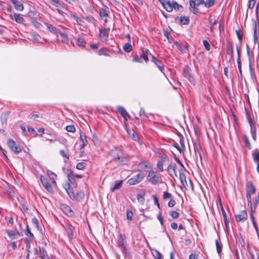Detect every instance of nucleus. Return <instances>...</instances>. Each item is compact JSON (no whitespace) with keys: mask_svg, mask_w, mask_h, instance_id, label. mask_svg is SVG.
Segmentation results:
<instances>
[{"mask_svg":"<svg viewBox=\"0 0 259 259\" xmlns=\"http://www.w3.org/2000/svg\"><path fill=\"white\" fill-rule=\"evenodd\" d=\"M247 213L245 210L241 211L238 214L235 215L237 222H244L247 219Z\"/></svg>","mask_w":259,"mask_h":259,"instance_id":"obj_7","label":"nucleus"},{"mask_svg":"<svg viewBox=\"0 0 259 259\" xmlns=\"http://www.w3.org/2000/svg\"><path fill=\"white\" fill-rule=\"evenodd\" d=\"M144 194L139 193L137 195V198L139 201L142 202L144 200Z\"/></svg>","mask_w":259,"mask_h":259,"instance_id":"obj_57","label":"nucleus"},{"mask_svg":"<svg viewBox=\"0 0 259 259\" xmlns=\"http://www.w3.org/2000/svg\"><path fill=\"white\" fill-rule=\"evenodd\" d=\"M243 140H244V142L245 143V144L246 145V146L249 149H250L251 148V145L250 144V142L248 140V139H247V137L246 136H244L243 138Z\"/></svg>","mask_w":259,"mask_h":259,"instance_id":"obj_48","label":"nucleus"},{"mask_svg":"<svg viewBox=\"0 0 259 259\" xmlns=\"http://www.w3.org/2000/svg\"><path fill=\"white\" fill-rule=\"evenodd\" d=\"M7 144L11 150L15 154H18L22 151L21 148L12 139L8 140Z\"/></svg>","mask_w":259,"mask_h":259,"instance_id":"obj_3","label":"nucleus"},{"mask_svg":"<svg viewBox=\"0 0 259 259\" xmlns=\"http://www.w3.org/2000/svg\"><path fill=\"white\" fill-rule=\"evenodd\" d=\"M25 234L30 239L31 241H33V239L34 238V237L33 234L31 232L30 229L28 225H27L26 226Z\"/></svg>","mask_w":259,"mask_h":259,"instance_id":"obj_28","label":"nucleus"},{"mask_svg":"<svg viewBox=\"0 0 259 259\" xmlns=\"http://www.w3.org/2000/svg\"><path fill=\"white\" fill-rule=\"evenodd\" d=\"M35 253L38 254L39 255V257L42 259H50L47 253V251L43 247L41 248H39V253L38 250L37 248H35L34 249Z\"/></svg>","mask_w":259,"mask_h":259,"instance_id":"obj_13","label":"nucleus"},{"mask_svg":"<svg viewBox=\"0 0 259 259\" xmlns=\"http://www.w3.org/2000/svg\"><path fill=\"white\" fill-rule=\"evenodd\" d=\"M247 56L248 57V61H249V70H250V73L252 74L253 73V69H252V66H251V57L250 55L249 49L248 46H247Z\"/></svg>","mask_w":259,"mask_h":259,"instance_id":"obj_34","label":"nucleus"},{"mask_svg":"<svg viewBox=\"0 0 259 259\" xmlns=\"http://www.w3.org/2000/svg\"><path fill=\"white\" fill-rule=\"evenodd\" d=\"M163 33L164 36L167 38L168 42L171 44L172 41V38L169 37V33L167 31L164 30Z\"/></svg>","mask_w":259,"mask_h":259,"instance_id":"obj_49","label":"nucleus"},{"mask_svg":"<svg viewBox=\"0 0 259 259\" xmlns=\"http://www.w3.org/2000/svg\"><path fill=\"white\" fill-rule=\"evenodd\" d=\"M71 18L73 19L75 21L76 23L78 25H82L83 23V20L81 19H80L79 17L77 16L76 15H75V14H71Z\"/></svg>","mask_w":259,"mask_h":259,"instance_id":"obj_29","label":"nucleus"},{"mask_svg":"<svg viewBox=\"0 0 259 259\" xmlns=\"http://www.w3.org/2000/svg\"><path fill=\"white\" fill-rule=\"evenodd\" d=\"M184 170L185 169H179V178L182 185L186 188L187 186V183L186 176L184 173Z\"/></svg>","mask_w":259,"mask_h":259,"instance_id":"obj_14","label":"nucleus"},{"mask_svg":"<svg viewBox=\"0 0 259 259\" xmlns=\"http://www.w3.org/2000/svg\"><path fill=\"white\" fill-rule=\"evenodd\" d=\"M66 130L68 132L74 133L75 132V128L73 125H67L66 127Z\"/></svg>","mask_w":259,"mask_h":259,"instance_id":"obj_44","label":"nucleus"},{"mask_svg":"<svg viewBox=\"0 0 259 259\" xmlns=\"http://www.w3.org/2000/svg\"><path fill=\"white\" fill-rule=\"evenodd\" d=\"M122 184V181H116L114 186L111 188V191L112 192H114V191H115L116 190H118L121 187Z\"/></svg>","mask_w":259,"mask_h":259,"instance_id":"obj_27","label":"nucleus"},{"mask_svg":"<svg viewBox=\"0 0 259 259\" xmlns=\"http://www.w3.org/2000/svg\"><path fill=\"white\" fill-rule=\"evenodd\" d=\"M203 3V0H190V11L194 14H197L198 11L196 7L202 5Z\"/></svg>","mask_w":259,"mask_h":259,"instance_id":"obj_2","label":"nucleus"},{"mask_svg":"<svg viewBox=\"0 0 259 259\" xmlns=\"http://www.w3.org/2000/svg\"><path fill=\"white\" fill-rule=\"evenodd\" d=\"M63 187L71 199L74 198V192L71 188L69 183H66L63 185Z\"/></svg>","mask_w":259,"mask_h":259,"instance_id":"obj_9","label":"nucleus"},{"mask_svg":"<svg viewBox=\"0 0 259 259\" xmlns=\"http://www.w3.org/2000/svg\"><path fill=\"white\" fill-rule=\"evenodd\" d=\"M62 209L63 211L68 216H72L73 215V211L69 206L67 205H63Z\"/></svg>","mask_w":259,"mask_h":259,"instance_id":"obj_24","label":"nucleus"},{"mask_svg":"<svg viewBox=\"0 0 259 259\" xmlns=\"http://www.w3.org/2000/svg\"><path fill=\"white\" fill-rule=\"evenodd\" d=\"M32 223L36 228L38 229L39 222L38 220L36 218H34L32 219Z\"/></svg>","mask_w":259,"mask_h":259,"instance_id":"obj_56","label":"nucleus"},{"mask_svg":"<svg viewBox=\"0 0 259 259\" xmlns=\"http://www.w3.org/2000/svg\"><path fill=\"white\" fill-rule=\"evenodd\" d=\"M214 0H208L202 4L206 8H210L214 5Z\"/></svg>","mask_w":259,"mask_h":259,"instance_id":"obj_41","label":"nucleus"},{"mask_svg":"<svg viewBox=\"0 0 259 259\" xmlns=\"http://www.w3.org/2000/svg\"><path fill=\"white\" fill-rule=\"evenodd\" d=\"M144 177V174H138L136 175V176H134L131 179H130L128 180L127 183L130 185H134L137 184L139 183L140 182H141L143 180Z\"/></svg>","mask_w":259,"mask_h":259,"instance_id":"obj_4","label":"nucleus"},{"mask_svg":"<svg viewBox=\"0 0 259 259\" xmlns=\"http://www.w3.org/2000/svg\"><path fill=\"white\" fill-rule=\"evenodd\" d=\"M108 8H103L100 10L99 11V15L101 18L105 22H107V17H108Z\"/></svg>","mask_w":259,"mask_h":259,"instance_id":"obj_11","label":"nucleus"},{"mask_svg":"<svg viewBox=\"0 0 259 259\" xmlns=\"http://www.w3.org/2000/svg\"><path fill=\"white\" fill-rule=\"evenodd\" d=\"M171 197V194L167 192H163V199H169Z\"/></svg>","mask_w":259,"mask_h":259,"instance_id":"obj_61","label":"nucleus"},{"mask_svg":"<svg viewBox=\"0 0 259 259\" xmlns=\"http://www.w3.org/2000/svg\"><path fill=\"white\" fill-rule=\"evenodd\" d=\"M62 37V41L65 43H68L69 41V38L67 35L66 33H62L60 31L59 33Z\"/></svg>","mask_w":259,"mask_h":259,"instance_id":"obj_39","label":"nucleus"},{"mask_svg":"<svg viewBox=\"0 0 259 259\" xmlns=\"http://www.w3.org/2000/svg\"><path fill=\"white\" fill-rule=\"evenodd\" d=\"M173 9H175L176 10H180L183 8V7L181 5H179L176 2L173 1L172 5Z\"/></svg>","mask_w":259,"mask_h":259,"instance_id":"obj_43","label":"nucleus"},{"mask_svg":"<svg viewBox=\"0 0 259 259\" xmlns=\"http://www.w3.org/2000/svg\"><path fill=\"white\" fill-rule=\"evenodd\" d=\"M14 5L15 9L18 11H22L23 10L24 7L23 4L18 0H10Z\"/></svg>","mask_w":259,"mask_h":259,"instance_id":"obj_17","label":"nucleus"},{"mask_svg":"<svg viewBox=\"0 0 259 259\" xmlns=\"http://www.w3.org/2000/svg\"><path fill=\"white\" fill-rule=\"evenodd\" d=\"M123 49L124 51L128 53L132 50V46L130 42H127L123 46Z\"/></svg>","mask_w":259,"mask_h":259,"instance_id":"obj_38","label":"nucleus"},{"mask_svg":"<svg viewBox=\"0 0 259 259\" xmlns=\"http://www.w3.org/2000/svg\"><path fill=\"white\" fill-rule=\"evenodd\" d=\"M158 1L162 5L163 8L168 12H171L173 10V2H170L166 0H158Z\"/></svg>","mask_w":259,"mask_h":259,"instance_id":"obj_6","label":"nucleus"},{"mask_svg":"<svg viewBox=\"0 0 259 259\" xmlns=\"http://www.w3.org/2000/svg\"><path fill=\"white\" fill-rule=\"evenodd\" d=\"M157 67L158 68L161 72H163L164 69V65L162 62L161 60H158L157 62L154 63Z\"/></svg>","mask_w":259,"mask_h":259,"instance_id":"obj_36","label":"nucleus"},{"mask_svg":"<svg viewBox=\"0 0 259 259\" xmlns=\"http://www.w3.org/2000/svg\"><path fill=\"white\" fill-rule=\"evenodd\" d=\"M133 61L138 63H142L143 60L140 56H136L133 58Z\"/></svg>","mask_w":259,"mask_h":259,"instance_id":"obj_60","label":"nucleus"},{"mask_svg":"<svg viewBox=\"0 0 259 259\" xmlns=\"http://www.w3.org/2000/svg\"><path fill=\"white\" fill-rule=\"evenodd\" d=\"M142 60H144L146 62L148 61V57L146 53L143 52L142 55H140Z\"/></svg>","mask_w":259,"mask_h":259,"instance_id":"obj_63","label":"nucleus"},{"mask_svg":"<svg viewBox=\"0 0 259 259\" xmlns=\"http://www.w3.org/2000/svg\"><path fill=\"white\" fill-rule=\"evenodd\" d=\"M250 133L252 139H253L254 141H255L256 139V128H252V129H250Z\"/></svg>","mask_w":259,"mask_h":259,"instance_id":"obj_50","label":"nucleus"},{"mask_svg":"<svg viewBox=\"0 0 259 259\" xmlns=\"http://www.w3.org/2000/svg\"><path fill=\"white\" fill-rule=\"evenodd\" d=\"M117 111L121 115V116L126 120L127 117H130V115L128 114L125 109L121 106H118L117 108Z\"/></svg>","mask_w":259,"mask_h":259,"instance_id":"obj_20","label":"nucleus"},{"mask_svg":"<svg viewBox=\"0 0 259 259\" xmlns=\"http://www.w3.org/2000/svg\"><path fill=\"white\" fill-rule=\"evenodd\" d=\"M236 33L237 37L240 42L242 41V38L243 36V32L241 29H239L236 30Z\"/></svg>","mask_w":259,"mask_h":259,"instance_id":"obj_37","label":"nucleus"},{"mask_svg":"<svg viewBox=\"0 0 259 259\" xmlns=\"http://www.w3.org/2000/svg\"><path fill=\"white\" fill-rule=\"evenodd\" d=\"M151 250L152 253L155 259H162V256L161 254L156 249H151L149 247Z\"/></svg>","mask_w":259,"mask_h":259,"instance_id":"obj_25","label":"nucleus"},{"mask_svg":"<svg viewBox=\"0 0 259 259\" xmlns=\"http://www.w3.org/2000/svg\"><path fill=\"white\" fill-rule=\"evenodd\" d=\"M118 247L123 253L126 254L128 253L125 244H118Z\"/></svg>","mask_w":259,"mask_h":259,"instance_id":"obj_35","label":"nucleus"},{"mask_svg":"<svg viewBox=\"0 0 259 259\" xmlns=\"http://www.w3.org/2000/svg\"><path fill=\"white\" fill-rule=\"evenodd\" d=\"M33 25L37 28H39L42 26V25L36 20H33L32 21Z\"/></svg>","mask_w":259,"mask_h":259,"instance_id":"obj_64","label":"nucleus"},{"mask_svg":"<svg viewBox=\"0 0 259 259\" xmlns=\"http://www.w3.org/2000/svg\"><path fill=\"white\" fill-rule=\"evenodd\" d=\"M255 5V0H249L248 8L249 9H252L254 8Z\"/></svg>","mask_w":259,"mask_h":259,"instance_id":"obj_53","label":"nucleus"},{"mask_svg":"<svg viewBox=\"0 0 259 259\" xmlns=\"http://www.w3.org/2000/svg\"><path fill=\"white\" fill-rule=\"evenodd\" d=\"M190 71V68L188 66H186L184 69L183 74L186 78H188L190 81H192L193 77L191 76Z\"/></svg>","mask_w":259,"mask_h":259,"instance_id":"obj_19","label":"nucleus"},{"mask_svg":"<svg viewBox=\"0 0 259 259\" xmlns=\"http://www.w3.org/2000/svg\"><path fill=\"white\" fill-rule=\"evenodd\" d=\"M77 44L78 46L81 47H84L86 44V42L83 37L79 36L77 38Z\"/></svg>","mask_w":259,"mask_h":259,"instance_id":"obj_30","label":"nucleus"},{"mask_svg":"<svg viewBox=\"0 0 259 259\" xmlns=\"http://www.w3.org/2000/svg\"><path fill=\"white\" fill-rule=\"evenodd\" d=\"M170 215L173 218V219H177L179 217V213L177 211H172L170 212Z\"/></svg>","mask_w":259,"mask_h":259,"instance_id":"obj_55","label":"nucleus"},{"mask_svg":"<svg viewBox=\"0 0 259 259\" xmlns=\"http://www.w3.org/2000/svg\"><path fill=\"white\" fill-rule=\"evenodd\" d=\"M180 23L182 25H187L189 23L190 20L188 17L182 16L180 18Z\"/></svg>","mask_w":259,"mask_h":259,"instance_id":"obj_33","label":"nucleus"},{"mask_svg":"<svg viewBox=\"0 0 259 259\" xmlns=\"http://www.w3.org/2000/svg\"><path fill=\"white\" fill-rule=\"evenodd\" d=\"M85 166V163L83 162H80L77 163L76 165V168L79 170H82L84 168Z\"/></svg>","mask_w":259,"mask_h":259,"instance_id":"obj_46","label":"nucleus"},{"mask_svg":"<svg viewBox=\"0 0 259 259\" xmlns=\"http://www.w3.org/2000/svg\"><path fill=\"white\" fill-rule=\"evenodd\" d=\"M46 25L50 32L54 34H56L57 36H58V35L60 33V31L58 30L56 27H55L52 24L47 23H46Z\"/></svg>","mask_w":259,"mask_h":259,"instance_id":"obj_18","label":"nucleus"},{"mask_svg":"<svg viewBox=\"0 0 259 259\" xmlns=\"http://www.w3.org/2000/svg\"><path fill=\"white\" fill-rule=\"evenodd\" d=\"M203 44L204 45V48H205V49L207 51H209L210 49V46L209 44V42L206 40H204L203 41Z\"/></svg>","mask_w":259,"mask_h":259,"instance_id":"obj_52","label":"nucleus"},{"mask_svg":"<svg viewBox=\"0 0 259 259\" xmlns=\"http://www.w3.org/2000/svg\"><path fill=\"white\" fill-rule=\"evenodd\" d=\"M60 155H61L62 157H65V158H66L67 159H69V154H66V152H65L64 150H60Z\"/></svg>","mask_w":259,"mask_h":259,"instance_id":"obj_62","label":"nucleus"},{"mask_svg":"<svg viewBox=\"0 0 259 259\" xmlns=\"http://www.w3.org/2000/svg\"><path fill=\"white\" fill-rule=\"evenodd\" d=\"M237 65H238V67L239 69V73H240V75H242L241 59L237 58Z\"/></svg>","mask_w":259,"mask_h":259,"instance_id":"obj_58","label":"nucleus"},{"mask_svg":"<svg viewBox=\"0 0 259 259\" xmlns=\"http://www.w3.org/2000/svg\"><path fill=\"white\" fill-rule=\"evenodd\" d=\"M109 31L110 28H109L100 29L99 35L102 41H106L108 40Z\"/></svg>","mask_w":259,"mask_h":259,"instance_id":"obj_8","label":"nucleus"},{"mask_svg":"<svg viewBox=\"0 0 259 259\" xmlns=\"http://www.w3.org/2000/svg\"><path fill=\"white\" fill-rule=\"evenodd\" d=\"M47 174L50 179L53 181V183H55L56 182L55 180L57 179V176L53 171L49 170L47 171Z\"/></svg>","mask_w":259,"mask_h":259,"instance_id":"obj_31","label":"nucleus"},{"mask_svg":"<svg viewBox=\"0 0 259 259\" xmlns=\"http://www.w3.org/2000/svg\"><path fill=\"white\" fill-rule=\"evenodd\" d=\"M167 171L169 172L171 177H173V174L175 177H177L176 171V165L175 163H170L167 166Z\"/></svg>","mask_w":259,"mask_h":259,"instance_id":"obj_15","label":"nucleus"},{"mask_svg":"<svg viewBox=\"0 0 259 259\" xmlns=\"http://www.w3.org/2000/svg\"><path fill=\"white\" fill-rule=\"evenodd\" d=\"M8 237L12 240L16 239L21 236L20 233L18 231L6 230Z\"/></svg>","mask_w":259,"mask_h":259,"instance_id":"obj_12","label":"nucleus"},{"mask_svg":"<svg viewBox=\"0 0 259 259\" xmlns=\"http://www.w3.org/2000/svg\"><path fill=\"white\" fill-rule=\"evenodd\" d=\"M252 157L255 163L259 162V151L257 149L253 151Z\"/></svg>","mask_w":259,"mask_h":259,"instance_id":"obj_32","label":"nucleus"},{"mask_svg":"<svg viewBox=\"0 0 259 259\" xmlns=\"http://www.w3.org/2000/svg\"><path fill=\"white\" fill-rule=\"evenodd\" d=\"M84 197V192L82 191H80L77 192L76 194H74V198L73 200H75L76 201H79L83 199Z\"/></svg>","mask_w":259,"mask_h":259,"instance_id":"obj_26","label":"nucleus"},{"mask_svg":"<svg viewBox=\"0 0 259 259\" xmlns=\"http://www.w3.org/2000/svg\"><path fill=\"white\" fill-rule=\"evenodd\" d=\"M69 183L70 185L71 184L75 185L76 184L75 183V180L73 177V175H68V182Z\"/></svg>","mask_w":259,"mask_h":259,"instance_id":"obj_40","label":"nucleus"},{"mask_svg":"<svg viewBox=\"0 0 259 259\" xmlns=\"http://www.w3.org/2000/svg\"><path fill=\"white\" fill-rule=\"evenodd\" d=\"M147 180L153 185H157L162 183L161 175L153 170L149 171L147 177Z\"/></svg>","mask_w":259,"mask_h":259,"instance_id":"obj_1","label":"nucleus"},{"mask_svg":"<svg viewBox=\"0 0 259 259\" xmlns=\"http://www.w3.org/2000/svg\"><path fill=\"white\" fill-rule=\"evenodd\" d=\"M126 219L129 221H131L133 218V213L131 210L127 209L126 210Z\"/></svg>","mask_w":259,"mask_h":259,"instance_id":"obj_47","label":"nucleus"},{"mask_svg":"<svg viewBox=\"0 0 259 259\" xmlns=\"http://www.w3.org/2000/svg\"><path fill=\"white\" fill-rule=\"evenodd\" d=\"M10 17L17 23L21 24H24L25 20L19 14L14 13L13 15H10Z\"/></svg>","mask_w":259,"mask_h":259,"instance_id":"obj_10","label":"nucleus"},{"mask_svg":"<svg viewBox=\"0 0 259 259\" xmlns=\"http://www.w3.org/2000/svg\"><path fill=\"white\" fill-rule=\"evenodd\" d=\"M147 165L146 162H142L139 164L138 167L139 168H141L142 169H145L147 167Z\"/></svg>","mask_w":259,"mask_h":259,"instance_id":"obj_59","label":"nucleus"},{"mask_svg":"<svg viewBox=\"0 0 259 259\" xmlns=\"http://www.w3.org/2000/svg\"><path fill=\"white\" fill-rule=\"evenodd\" d=\"M255 193V188L251 182H248L246 184V194H254Z\"/></svg>","mask_w":259,"mask_h":259,"instance_id":"obj_16","label":"nucleus"},{"mask_svg":"<svg viewBox=\"0 0 259 259\" xmlns=\"http://www.w3.org/2000/svg\"><path fill=\"white\" fill-rule=\"evenodd\" d=\"M174 159L181 166V168L180 169H185V167H184L183 164L182 163V162L179 159V158L175 156L174 157Z\"/></svg>","mask_w":259,"mask_h":259,"instance_id":"obj_54","label":"nucleus"},{"mask_svg":"<svg viewBox=\"0 0 259 259\" xmlns=\"http://www.w3.org/2000/svg\"><path fill=\"white\" fill-rule=\"evenodd\" d=\"M65 229L68 237L70 238H72L73 237L74 227L70 224H67L65 226Z\"/></svg>","mask_w":259,"mask_h":259,"instance_id":"obj_21","label":"nucleus"},{"mask_svg":"<svg viewBox=\"0 0 259 259\" xmlns=\"http://www.w3.org/2000/svg\"><path fill=\"white\" fill-rule=\"evenodd\" d=\"M128 134L131 137V138L134 140H137L138 139V136L133 131H127Z\"/></svg>","mask_w":259,"mask_h":259,"instance_id":"obj_42","label":"nucleus"},{"mask_svg":"<svg viewBox=\"0 0 259 259\" xmlns=\"http://www.w3.org/2000/svg\"><path fill=\"white\" fill-rule=\"evenodd\" d=\"M227 54L231 56V58L233 56V46L231 42L228 41L226 46Z\"/></svg>","mask_w":259,"mask_h":259,"instance_id":"obj_23","label":"nucleus"},{"mask_svg":"<svg viewBox=\"0 0 259 259\" xmlns=\"http://www.w3.org/2000/svg\"><path fill=\"white\" fill-rule=\"evenodd\" d=\"M80 139L82 142V144L80 145V149H82L87 145L88 142L87 140V136L85 133H81L80 134Z\"/></svg>","mask_w":259,"mask_h":259,"instance_id":"obj_22","label":"nucleus"},{"mask_svg":"<svg viewBox=\"0 0 259 259\" xmlns=\"http://www.w3.org/2000/svg\"><path fill=\"white\" fill-rule=\"evenodd\" d=\"M40 180L43 186L45 189L49 192L52 193L54 190L50 183L48 182L46 177L41 176L40 177Z\"/></svg>","mask_w":259,"mask_h":259,"instance_id":"obj_5","label":"nucleus"},{"mask_svg":"<svg viewBox=\"0 0 259 259\" xmlns=\"http://www.w3.org/2000/svg\"><path fill=\"white\" fill-rule=\"evenodd\" d=\"M163 163L161 161H158V162L157 163V168L160 171H162L163 170Z\"/></svg>","mask_w":259,"mask_h":259,"instance_id":"obj_51","label":"nucleus"},{"mask_svg":"<svg viewBox=\"0 0 259 259\" xmlns=\"http://www.w3.org/2000/svg\"><path fill=\"white\" fill-rule=\"evenodd\" d=\"M51 4L55 7L58 8L61 6V1L60 0H51Z\"/></svg>","mask_w":259,"mask_h":259,"instance_id":"obj_45","label":"nucleus"}]
</instances>
